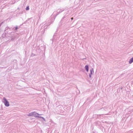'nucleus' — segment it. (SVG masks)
<instances>
[{"label":"nucleus","instance_id":"obj_7","mask_svg":"<svg viewBox=\"0 0 133 133\" xmlns=\"http://www.w3.org/2000/svg\"><path fill=\"white\" fill-rule=\"evenodd\" d=\"M36 116V117L42 118L43 119V120L45 122L46 121L44 117H42L41 116Z\"/></svg>","mask_w":133,"mask_h":133},{"label":"nucleus","instance_id":"obj_9","mask_svg":"<svg viewBox=\"0 0 133 133\" xmlns=\"http://www.w3.org/2000/svg\"><path fill=\"white\" fill-rule=\"evenodd\" d=\"M65 18V16H64V17H63V18H62V19L61 20V22H62V23H63V22L62 21H63V20L64 19V20H66L65 21H66V19H64Z\"/></svg>","mask_w":133,"mask_h":133},{"label":"nucleus","instance_id":"obj_10","mask_svg":"<svg viewBox=\"0 0 133 133\" xmlns=\"http://www.w3.org/2000/svg\"><path fill=\"white\" fill-rule=\"evenodd\" d=\"M15 39V37H11V40L12 41H13Z\"/></svg>","mask_w":133,"mask_h":133},{"label":"nucleus","instance_id":"obj_14","mask_svg":"<svg viewBox=\"0 0 133 133\" xmlns=\"http://www.w3.org/2000/svg\"><path fill=\"white\" fill-rule=\"evenodd\" d=\"M71 20H73V17H72V18H71Z\"/></svg>","mask_w":133,"mask_h":133},{"label":"nucleus","instance_id":"obj_5","mask_svg":"<svg viewBox=\"0 0 133 133\" xmlns=\"http://www.w3.org/2000/svg\"><path fill=\"white\" fill-rule=\"evenodd\" d=\"M85 70H86V71L87 72H88L89 71V66L88 65H86L85 66Z\"/></svg>","mask_w":133,"mask_h":133},{"label":"nucleus","instance_id":"obj_4","mask_svg":"<svg viewBox=\"0 0 133 133\" xmlns=\"http://www.w3.org/2000/svg\"><path fill=\"white\" fill-rule=\"evenodd\" d=\"M20 28V26L19 27V26L18 27L17 25L15 27H14L12 29L14 31H16L17 30L18 28Z\"/></svg>","mask_w":133,"mask_h":133},{"label":"nucleus","instance_id":"obj_2","mask_svg":"<svg viewBox=\"0 0 133 133\" xmlns=\"http://www.w3.org/2000/svg\"><path fill=\"white\" fill-rule=\"evenodd\" d=\"M3 100L4 101H3V102L4 103L5 105L7 107L9 106V102L7 99L5 97H4Z\"/></svg>","mask_w":133,"mask_h":133},{"label":"nucleus","instance_id":"obj_16","mask_svg":"<svg viewBox=\"0 0 133 133\" xmlns=\"http://www.w3.org/2000/svg\"><path fill=\"white\" fill-rule=\"evenodd\" d=\"M103 115L102 114H101V115H99V116H101V115Z\"/></svg>","mask_w":133,"mask_h":133},{"label":"nucleus","instance_id":"obj_8","mask_svg":"<svg viewBox=\"0 0 133 133\" xmlns=\"http://www.w3.org/2000/svg\"><path fill=\"white\" fill-rule=\"evenodd\" d=\"M64 11L63 10H62V9L61 10H59V11L58 12L57 11V13L56 15V16H57V15H58L59 13L61 12L62 11Z\"/></svg>","mask_w":133,"mask_h":133},{"label":"nucleus","instance_id":"obj_3","mask_svg":"<svg viewBox=\"0 0 133 133\" xmlns=\"http://www.w3.org/2000/svg\"><path fill=\"white\" fill-rule=\"evenodd\" d=\"M90 73L89 74V78H91V75H92V72H94L93 68H92L91 69H90Z\"/></svg>","mask_w":133,"mask_h":133},{"label":"nucleus","instance_id":"obj_17","mask_svg":"<svg viewBox=\"0 0 133 133\" xmlns=\"http://www.w3.org/2000/svg\"><path fill=\"white\" fill-rule=\"evenodd\" d=\"M55 12H54V13H53V14H54L55 13Z\"/></svg>","mask_w":133,"mask_h":133},{"label":"nucleus","instance_id":"obj_11","mask_svg":"<svg viewBox=\"0 0 133 133\" xmlns=\"http://www.w3.org/2000/svg\"><path fill=\"white\" fill-rule=\"evenodd\" d=\"M35 56V55L34 54H32V55H31V56L32 57H33Z\"/></svg>","mask_w":133,"mask_h":133},{"label":"nucleus","instance_id":"obj_12","mask_svg":"<svg viewBox=\"0 0 133 133\" xmlns=\"http://www.w3.org/2000/svg\"><path fill=\"white\" fill-rule=\"evenodd\" d=\"M56 32L55 33V34L54 35L53 37H54L55 36H56Z\"/></svg>","mask_w":133,"mask_h":133},{"label":"nucleus","instance_id":"obj_6","mask_svg":"<svg viewBox=\"0 0 133 133\" xmlns=\"http://www.w3.org/2000/svg\"><path fill=\"white\" fill-rule=\"evenodd\" d=\"M133 62V57L131 58L130 59V60L129 61V63L130 64L131 63H132Z\"/></svg>","mask_w":133,"mask_h":133},{"label":"nucleus","instance_id":"obj_15","mask_svg":"<svg viewBox=\"0 0 133 133\" xmlns=\"http://www.w3.org/2000/svg\"><path fill=\"white\" fill-rule=\"evenodd\" d=\"M26 10H28L29 9H25Z\"/></svg>","mask_w":133,"mask_h":133},{"label":"nucleus","instance_id":"obj_1","mask_svg":"<svg viewBox=\"0 0 133 133\" xmlns=\"http://www.w3.org/2000/svg\"><path fill=\"white\" fill-rule=\"evenodd\" d=\"M37 114L38 115H42V114H40L36 112L35 111L33 112L30 113H29L28 115V116H34L35 117H36V115Z\"/></svg>","mask_w":133,"mask_h":133},{"label":"nucleus","instance_id":"obj_13","mask_svg":"<svg viewBox=\"0 0 133 133\" xmlns=\"http://www.w3.org/2000/svg\"><path fill=\"white\" fill-rule=\"evenodd\" d=\"M26 8H29V6H28Z\"/></svg>","mask_w":133,"mask_h":133}]
</instances>
